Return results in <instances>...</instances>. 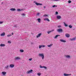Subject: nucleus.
<instances>
[{
	"mask_svg": "<svg viewBox=\"0 0 76 76\" xmlns=\"http://www.w3.org/2000/svg\"><path fill=\"white\" fill-rule=\"evenodd\" d=\"M38 56L39 57H42V60H44V53H39L38 54Z\"/></svg>",
	"mask_w": 76,
	"mask_h": 76,
	"instance_id": "nucleus-1",
	"label": "nucleus"
},
{
	"mask_svg": "<svg viewBox=\"0 0 76 76\" xmlns=\"http://www.w3.org/2000/svg\"><path fill=\"white\" fill-rule=\"evenodd\" d=\"M34 3H35V4L37 5V6H42V4H40L37 3L36 1H34Z\"/></svg>",
	"mask_w": 76,
	"mask_h": 76,
	"instance_id": "nucleus-2",
	"label": "nucleus"
},
{
	"mask_svg": "<svg viewBox=\"0 0 76 76\" xmlns=\"http://www.w3.org/2000/svg\"><path fill=\"white\" fill-rule=\"evenodd\" d=\"M76 39V37H75L73 38L70 39V40L72 41H75Z\"/></svg>",
	"mask_w": 76,
	"mask_h": 76,
	"instance_id": "nucleus-3",
	"label": "nucleus"
},
{
	"mask_svg": "<svg viewBox=\"0 0 76 76\" xmlns=\"http://www.w3.org/2000/svg\"><path fill=\"white\" fill-rule=\"evenodd\" d=\"M45 47V45H39V49H40V48H44Z\"/></svg>",
	"mask_w": 76,
	"mask_h": 76,
	"instance_id": "nucleus-4",
	"label": "nucleus"
},
{
	"mask_svg": "<svg viewBox=\"0 0 76 76\" xmlns=\"http://www.w3.org/2000/svg\"><path fill=\"white\" fill-rule=\"evenodd\" d=\"M32 71H33V70L32 69L28 71L27 72V74H28V75L29 74H30V73H31L32 72Z\"/></svg>",
	"mask_w": 76,
	"mask_h": 76,
	"instance_id": "nucleus-5",
	"label": "nucleus"
},
{
	"mask_svg": "<svg viewBox=\"0 0 76 76\" xmlns=\"http://www.w3.org/2000/svg\"><path fill=\"white\" fill-rule=\"evenodd\" d=\"M1 74L2 75V76H5V75H6V72L4 71L2 72Z\"/></svg>",
	"mask_w": 76,
	"mask_h": 76,
	"instance_id": "nucleus-6",
	"label": "nucleus"
},
{
	"mask_svg": "<svg viewBox=\"0 0 76 76\" xmlns=\"http://www.w3.org/2000/svg\"><path fill=\"white\" fill-rule=\"evenodd\" d=\"M57 31L58 32H63V30L61 28H59L57 30Z\"/></svg>",
	"mask_w": 76,
	"mask_h": 76,
	"instance_id": "nucleus-7",
	"label": "nucleus"
},
{
	"mask_svg": "<svg viewBox=\"0 0 76 76\" xmlns=\"http://www.w3.org/2000/svg\"><path fill=\"white\" fill-rule=\"evenodd\" d=\"M10 68H13L15 67V65L13 64H10Z\"/></svg>",
	"mask_w": 76,
	"mask_h": 76,
	"instance_id": "nucleus-8",
	"label": "nucleus"
},
{
	"mask_svg": "<svg viewBox=\"0 0 76 76\" xmlns=\"http://www.w3.org/2000/svg\"><path fill=\"white\" fill-rule=\"evenodd\" d=\"M71 75H72L71 74H68L65 73L64 74V76H71Z\"/></svg>",
	"mask_w": 76,
	"mask_h": 76,
	"instance_id": "nucleus-9",
	"label": "nucleus"
},
{
	"mask_svg": "<svg viewBox=\"0 0 76 76\" xmlns=\"http://www.w3.org/2000/svg\"><path fill=\"white\" fill-rule=\"evenodd\" d=\"M20 58L18 57H16L15 58V60H20Z\"/></svg>",
	"mask_w": 76,
	"mask_h": 76,
	"instance_id": "nucleus-10",
	"label": "nucleus"
},
{
	"mask_svg": "<svg viewBox=\"0 0 76 76\" xmlns=\"http://www.w3.org/2000/svg\"><path fill=\"white\" fill-rule=\"evenodd\" d=\"M60 41H61V42H66V40L63 39H60Z\"/></svg>",
	"mask_w": 76,
	"mask_h": 76,
	"instance_id": "nucleus-11",
	"label": "nucleus"
},
{
	"mask_svg": "<svg viewBox=\"0 0 76 76\" xmlns=\"http://www.w3.org/2000/svg\"><path fill=\"white\" fill-rule=\"evenodd\" d=\"M42 34V33H39L37 35V36L36 37L37 38H39V37H41V35Z\"/></svg>",
	"mask_w": 76,
	"mask_h": 76,
	"instance_id": "nucleus-12",
	"label": "nucleus"
},
{
	"mask_svg": "<svg viewBox=\"0 0 76 76\" xmlns=\"http://www.w3.org/2000/svg\"><path fill=\"white\" fill-rule=\"evenodd\" d=\"M53 45V44H51L50 45H47V46L48 47H49L50 48V47H52Z\"/></svg>",
	"mask_w": 76,
	"mask_h": 76,
	"instance_id": "nucleus-13",
	"label": "nucleus"
},
{
	"mask_svg": "<svg viewBox=\"0 0 76 76\" xmlns=\"http://www.w3.org/2000/svg\"><path fill=\"white\" fill-rule=\"evenodd\" d=\"M56 18L58 19H61V16L60 15H58L56 16Z\"/></svg>",
	"mask_w": 76,
	"mask_h": 76,
	"instance_id": "nucleus-14",
	"label": "nucleus"
},
{
	"mask_svg": "<svg viewBox=\"0 0 76 76\" xmlns=\"http://www.w3.org/2000/svg\"><path fill=\"white\" fill-rule=\"evenodd\" d=\"M54 31V29L52 30H51L50 31H48L47 32V33H48V34H49L50 32H53V31Z\"/></svg>",
	"mask_w": 76,
	"mask_h": 76,
	"instance_id": "nucleus-15",
	"label": "nucleus"
},
{
	"mask_svg": "<svg viewBox=\"0 0 76 76\" xmlns=\"http://www.w3.org/2000/svg\"><path fill=\"white\" fill-rule=\"evenodd\" d=\"M65 36L67 38H69V37H70V35H69V34H65Z\"/></svg>",
	"mask_w": 76,
	"mask_h": 76,
	"instance_id": "nucleus-16",
	"label": "nucleus"
},
{
	"mask_svg": "<svg viewBox=\"0 0 76 76\" xmlns=\"http://www.w3.org/2000/svg\"><path fill=\"white\" fill-rule=\"evenodd\" d=\"M10 10L11 11H15L16 9L15 8H12L10 9Z\"/></svg>",
	"mask_w": 76,
	"mask_h": 76,
	"instance_id": "nucleus-17",
	"label": "nucleus"
},
{
	"mask_svg": "<svg viewBox=\"0 0 76 76\" xmlns=\"http://www.w3.org/2000/svg\"><path fill=\"white\" fill-rule=\"evenodd\" d=\"M65 57L66 58H70V56L69 55H66Z\"/></svg>",
	"mask_w": 76,
	"mask_h": 76,
	"instance_id": "nucleus-18",
	"label": "nucleus"
},
{
	"mask_svg": "<svg viewBox=\"0 0 76 76\" xmlns=\"http://www.w3.org/2000/svg\"><path fill=\"white\" fill-rule=\"evenodd\" d=\"M44 20H47V21H48V22H50V20L48 18H45L44 19Z\"/></svg>",
	"mask_w": 76,
	"mask_h": 76,
	"instance_id": "nucleus-19",
	"label": "nucleus"
},
{
	"mask_svg": "<svg viewBox=\"0 0 76 76\" xmlns=\"http://www.w3.org/2000/svg\"><path fill=\"white\" fill-rule=\"evenodd\" d=\"M4 35H5V33L4 32L1 33L0 35L1 36H4Z\"/></svg>",
	"mask_w": 76,
	"mask_h": 76,
	"instance_id": "nucleus-20",
	"label": "nucleus"
},
{
	"mask_svg": "<svg viewBox=\"0 0 76 76\" xmlns=\"http://www.w3.org/2000/svg\"><path fill=\"white\" fill-rule=\"evenodd\" d=\"M9 65H6L5 67V69H9Z\"/></svg>",
	"mask_w": 76,
	"mask_h": 76,
	"instance_id": "nucleus-21",
	"label": "nucleus"
},
{
	"mask_svg": "<svg viewBox=\"0 0 76 76\" xmlns=\"http://www.w3.org/2000/svg\"><path fill=\"white\" fill-rule=\"evenodd\" d=\"M60 36V35H56L55 37H54V38L55 39H56V38H57L58 37H59Z\"/></svg>",
	"mask_w": 76,
	"mask_h": 76,
	"instance_id": "nucleus-22",
	"label": "nucleus"
},
{
	"mask_svg": "<svg viewBox=\"0 0 76 76\" xmlns=\"http://www.w3.org/2000/svg\"><path fill=\"white\" fill-rule=\"evenodd\" d=\"M37 20L39 23H40V22H41V19L40 18L38 19Z\"/></svg>",
	"mask_w": 76,
	"mask_h": 76,
	"instance_id": "nucleus-23",
	"label": "nucleus"
},
{
	"mask_svg": "<svg viewBox=\"0 0 76 76\" xmlns=\"http://www.w3.org/2000/svg\"><path fill=\"white\" fill-rule=\"evenodd\" d=\"M0 46L1 47H4V46H5V45L4 44H1Z\"/></svg>",
	"mask_w": 76,
	"mask_h": 76,
	"instance_id": "nucleus-24",
	"label": "nucleus"
},
{
	"mask_svg": "<svg viewBox=\"0 0 76 76\" xmlns=\"http://www.w3.org/2000/svg\"><path fill=\"white\" fill-rule=\"evenodd\" d=\"M20 52H21V53H23L24 51L22 49H21L20 50Z\"/></svg>",
	"mask_w": 76,
	"mask_h": 76,
	"instance_id": "nucleus-25",
	"label": "nucleus"
},
{
	"mask_svg": "<svg viewBox=\"0 0 76 76\" xmlns=\"http://www.w3.org/2000/svg\"><path fill=\"white\" fill-rule=\"evenodd\" d=\"M64 23L65 26H66V27H67V25L66 24V23L65 22H64Z\"/></svg>",
	"mask_w": 76,
	"mask_h": 76,
	"instance_id": "nucleus-26",
	"label": "nucleus"
},
{
	"mask_svg": "<svg viewBox=\"0 0 76 76\" xmlns=\"http://www.w3.org/2000/svg\"><path fill=\"white\" fill-rule=\"evenodd\" d=\"M41 75V73L40 72L37 73V75H38V76H40Z\"/></svg>",
	"mask_w": 76,
	"mask_h": 76,
	"instance_id": "nucleus-27",
	"label": "nucleus"
},
{
	"mask_svg": "<svg viewBox=\"0 0 76 76\" xmlns=\"http://www.w3.org/2000/svg\"><path fill=\"white\" fill-rule=\"evenodd\" d=\"M55 7H57V6L56 5H54L53 6H52V7L53 8Z\"/></svg>",
	"mask_w": 76,
	"mask_h": 76,
	"instance_id": "nucleus-28",
	"label": "nucleus"
},
{
	"mask_svg": "<svg viewBox=\"0 0 76 76\" xmlns=\"http://www.w3.org/2000/svg\"><path fill=\"white\" fill-rule=\"evenodd\" d=\"M69 27L70 28H72V26L71 25H69Z\"/></svg>",
	"mask_w": 76,
	"mask_h": 76,
	"instance_id": "nucleus-29",
	"label": "nucleus"
},
{
	"mask_svg": "<svg viewBox=\"0 0 76 76\" xmlns=\"http://www.w3.org/2000/svg\"><path fill=\"white\" fill-rule=\"evenodd\" d=\"M12 36V34H10L7 35V37H11Z\"/></svg>",
	"mask_w": 76,
	"mask_h": 76,
	"instance_id": "nucleus-30",
	"label": "nucleus"
},
{
	"mask_svg": "<svg viewBox=\"0 0 76 76\" xmlns=\"http://www.w3.org/2000/svg\"><path fill=\"white\" fill-rule=\"evenodd\" d=\"M8 43L11 44L12 43V42L11 41H8Z\"/></svg>",
	"mask_w": 76,
	"mask_h": 76,
	"instance_id": "nucleus-31",
	"label": "nucleus"
},
{
	"mask_svg": "<svg viewBox=\"0 0 76 76\" xmlns=\"http://www.w3.org/2000/svg\"><path fill=\"white\" fill-rule=\"evenodd\" d=\"M17 10L18 11V12H20V11H21V10H20V9H18Z\"/></svg>",
	"mask_w": 76,
	"mask_h": 76,
	"instance_id": "nucleus-32",
	"label": "nucleus"
},
{
	"mask_svg": "<svg viewBox=\"0 0 76 76\" xmlns=\"http://www.w3.org/2000/svg\"><path fill=\"white\" fill-rule=\"evenodd\" d=\"M32 60V58H30L28 59V60H29V61H31Z\"/></svg>",
	"mask_w": 76,
	"mask_h": 76,
	"instance_id": "nucleus-33",
	"label": "nucleus"
},
{
	"mask_svg": "<svg viewBox=\"0 0 76 76\" xmlns=\"http://www.w3.org/2000/svg\"><path fill=\"white\" fill-rule=\"evenodd\" d=\"M43 16H45V17H47V16H48V15H44Z\"/></svg>",
	"mask_w": 76,
	"mask_h": 76,
	"instance_id": "nucleus-34",
	"label": "nucleus"
},
{
	"mask_svg": "<svg viewBox=\"0 0 76 76\" xmlns=\"http://www.w3.org/2000/svg\"><path fill=\"white\" fill-rule=\"evenodd\" d=\"M39 67L40 68H43V66H42L41 65H40Z\"/></svg>",
	"mask_w": 76,
	"mask_h": 76,
	"instance_id": "nucleus-35",
	"label": "nucleus"
},
{
	"mask_svg": "<svg viewBox=\"0 0 76 76\" xmlns=\"http://www.w3.org/2000/svg\"><path fill=\"white\" fill-rule=\"evenodd\" d=\"M43 68H44L45 69H47V67L46 66H43Z\"/></svg>",
	"mask_w": 76,
	"mask_h": 76,
	"instance_id": "nucleus-36",
	"label": "nucleus"
},
{
	"mask_svg": "<svg viewBox=\"0 0 76 76\" xmlns=\"http://www.w3.org/2000/svg\"><path fill=\"white\" fill-rule=\"evenodd\" d=\"M68 3H71V1H68Z\"/></svg>",
	"mask_w": 76,
	"mask_h": 76,
	"instance_id": "nucleus-37",
	"label": "nucleus"
},
{
	"mask_svg": "<svg viewBox=\"0 0 76 76\" xmlns=\"http://www.w3.org/2000/svg\"><path fill=\"white\" fill-rule=\"evenodd\" d=\"M58 28H61V26L60 25L58 26Z\"/></svg>",
	"mask_w": 76,
	"mask_h": 76,
	"instance_id": "nucleus-38",
	"label": "nucleus"
},
{
	"mask_svg": "<svg viewBox=\"0 0 76 76\" xmlns=\"http://www.w3.org/2000/svg\"><path fill=\"white\" fill-rule=\"evenodd\" d=\"M37 16H39V13H37Z\"/></svg>",
	"mask_w": 76,
	"mask_h": 76,
	"instance_id": "nucleus-39",
	"label": "nucleus"
},
{
	"mask_svg": "<svg viewBox=\"0 0 76 76\" xmlns=\"http://www.w3.org/2000/svg\"><path fill=\"white\" fill-rule=\"evenodd\" d=\"M56 15H58V12H56Z\"/></svg>",
	"mask_w": 76,
	"mask_h": 76,
	"instance_id": "nucleus-40",
	"label": "nucleus"
},
{
	"mask_svg": "<svg viewBox=\"0 0 76 76\" xmlns=\"http://www.w3.org/2000/svg\"><path fill=\"white\" fill-rule=\"evenodd\" d=\"M22 16H25V14L24 13H23L22 14Z\"/></svg>",
	"mask_w": 76,
	"mask_h": 76,
	"instance_id": "nucleus-41",
	"label": "nucleus"
},
{
	"mask_svg": "<svg viewBox=\"0 0 76 76\" xmlns=\"http://www.w3.org/2000/svg\"><path fill=\"white\" fill-rule=\"evenodd\" d=\"M1 23H3V22L0 21V24H1Z\"/></svg>",
	"mask_w": 76,
	"mask_h": 76,
	"instance_id": "nucleus-42",
	"label": "nucleus"
},
{
	"mask_svg": "<svg viewBox=\"0 0 76 76\" xmlns=\"http://www.w3.org/2000/svg\"><path fill=\"white\" fill-rule=\"evenodd\" d=\"M59 0H54L55 1H58Z\"/></svg>",
	"mask_w": 76,
	"mask_h": 76,
	"instance_id": "nucleus-43",
	"label": "nucleus"
},
{
	"mask_svg": "<svg viewBox=\"0 0 76 76\" xmlns=\"http://www.w3.org/2000/svg\"><path fill=\"white\" fill-rule=\"evenodd\" d=\"M14 34H13V32H12V35H13Z\"/></svg>",
	"mask_w": 76,
	"mask_h": 76,
	"instance_id": "nucleus-44",
	"label": "nucleus"
},
{
	"mask_svg": "<svg viewBox=\"0 0 76 76\" xmlns=\"http://www.w3.org/2000/svg\"><path fill=\"white\" fill-rule=\"evenodd\" d=\"M3 4V2H2V3H1V4Z\"/></svg>",
	"mask_w": 76,
	"mask_h": 76,
	"instance_id": "nucleus-45",
	"label": "nucleus"
},
{
	"mask_svg": "<svg viewBox=\"0 0 76 76\" xmlns=\"http://www.w3.org/2000/svg\"><path fill=\"white\" fill-rule=\"evenodd\" d=\"M14 27H16V26L15 25V26H14Z\"/></svg>",
	"mask_w": 76,
	"mask_h": 76,
	"instance_id": "nucleus-46",
	"label": "nucleus"
},
{
	"mask_svg": "<svg viewBox=\"0 0 76 76\" xmlns=\"http://www.w3.org/2000/svg\"><path fill=\"white\" fill-rule=\"evenodd\" d=\"M45 7H45V6H44V8H45Z\"/></svg>",
	"mask_w": 76,
	"mask_h": 76,
	"instance_id": "nucleus-47",
	"label": "nucleus"
},
{
	"mask_svg": "<svg viewBox=\"0 0 76 76\" xmlns=\"http://www.w3.org/2000/svg\"><path fill=\"white\" fill-rule=\"evenodd\" d=\"M31 44H32V43H31Z\"/></svg>",
	"mask_w": 76,
	"mask_h": 76,
	"instance_id": "nucleus-48",
	"label": "nucleus"
}]
</instances>
